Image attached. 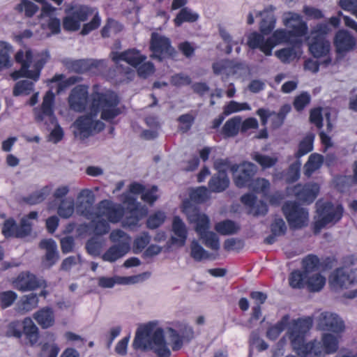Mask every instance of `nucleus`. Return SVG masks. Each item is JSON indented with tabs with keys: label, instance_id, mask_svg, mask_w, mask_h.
Returning <instances> with one entry per match:
<instances>
[{
	"label": "nucleus",
	"instance_id": "1",
	"mask_svg": "<svg viewBox=\"0 0 357 357\" xmlns=\"http://www.w3.org/2000/svg\"><path fill=\"white\" fill-rule=\"evenodd\" d=\"M119 98L117 95L107 91L104 93L94 91L92 94L91 112L79 116L74 123V135L80 139L89 137L101 131L105 124L97 119L98 114L101 112V118L110 121L121 113L118 107Z\"/></svg>",
	"mask_w": 357,
	"mask_h": 357
},
{
	"label": "nucleus",
	"instance_id": "2",
	"mask_svg": "<svg viewBox=\"0 0 357 357\" xmlns=\"http://www.w3.org/2000/svg\"><path fill=\"white\" fill-rule=\"evenodd\" d=\"M311 326L310 319H305L294 321L289 328L291 346L298 355L318 356L335 353L338 349V340L332 334H325L322 337V342L315 340L305 343V334Z\"/></svg>",
	"mask_w": 357,
	"mask_h": 357
},
{
	"label": "nucleus",
	"instance_id": "3",
	"mask_svg": "<svg viewBox=\"0 0 357 357\" xmlns=\"http://www.w3.org/2000/svg\"><path fill=\"white\" fill-rule=\"evenodd\" d=\"M15 58L21 67L13 73L11 77L14 79L26 77L36 82L39 79L41 70L50 59V54L47 50L36 52L24 48L17 52Z\"/></svg>",
	"mask_w": 357,
	"mask_h": 357
},
{
	"label": "nucleus",
	"instance_id": "4",
	"mask_svg": "<svg viewBox=\"0 0 357 357\" xmlns=\"http://www.w3.org/2000/svg\"><path fill=\"white\" fill-rule=\"evenodd\" d=\"M163 340L162 329L149 323L137 328L132 346L135 350H153L158 357H169L171 351Z\"/></svg>",
	"mask_w": 357,
	"mask_h": 357
},
{
	"label": "nucleus",
	"instance_id": "5",
	"mask_svg": "<svg viewBox=\"0 0 357 357\" xmlns=\"http://www.w3.org/2000/svg\"><path fill=\"white\" fill-rule=\"evenodd\" d=\"M123 216V210L120 205L103 200L96 206L93 217L89 219V227L96 236H103L109 233V223L119 222Z\"/></svg>",
	"mask_w": 357,
	"mask_h": 357
},
{
	"label": "nucleus",
	"instance_id": "6",
	"mask_svg": "<svg viewBox=\"0 0 357 357\" xmlns=\"http://www.w3.org/2000/svg\"><path fill=\"white\" fill-rule=\"evenodd\" d=\"M330 28L326 23L319 24L315 26L310 33V51L316 58L326 57L324 63L327 66L331 62L328 56L331 50V43L326 38Z\"/></svg>",
	"mask_w": 357,
	"mask_h": 357
},
{
	"label": "nucleus",
	"instance_id": "7",
	"mask_svg": "<svg viewBox=\"0 0 357 357\" xmlns=\"http://www.w3.org/2000/svg\"><path fill=\"white\" fill-rule=\"evenodd\" d=\"M317 215L314 217V232L319 233L321 229L328 224L338 222L343 213V207L340 204L331 202H317Z\"/></svg>",
	"mask_w": 357,
	"mask_h": 357
},
{
	"label": "nucleus",
	"instance_id": "8",
	"mask_svg": "<svg viewBox=\"0 0 357 357\" xmlns=\"http://www.w3.org/2000/svg\"><path fill=\"white\" fill-rule=\"evenodd\" d=\"M109 239L115 244L112 245L101 257L103 261L112 263L130 251L131 238L123 231L114 229L110 233Z\"/></svg>",
	"mask_w": 357,
	"mask_h": 357
},
{
	"label": "nucleus",
	"instance_id": "9",
	"mask_svg": "<svg viewBox=\"0 0 357 357\" xmlns=\"http://www.w3.org/2000/svg\"><path fill=\"white\" fill-rule=\"evenodd\" d=\"M54 93L52 90H50L43 96L42 104L33 109L36 121L48 128L51 127V124L56 123L54 111Z\"/></svg>",
	"mask_w": 357,
	"mask_h": 357
},
{
	"label": "nucleus",
	"instance_id": "10",
	"mask_svg": "<svg viewBox=\"0 0 357 357\" xmlns=\"http://www.w3.org/2000/svg\"><path fill=\"white\" fill-rule=\"evenodd\" d=\"M183 212L186 215L190 224L198 236L208 231L211 228V222L208 216L193 206L189 202H183Z\"/></svg>",
	"mask_w": 357,
	"mask_h": 357
},
{
	"label": "nucleus",
	"instance_id": "11",
	"mask_svg": "<svg viewBox=\"0 0 357 357\" xmlns=\"http://www.w3.org/2000/svg\"><path fill=\"white\" fill-rule=\"evenodd\" d=\"M282 211L291 227L298 229L307 225L308 211L296 202H287L282 206Z\"/></svg>",
	"mask_w": 357,
	"mask_h": 357
},
{
	"label": "nucleus",
	"instance_id": "12",
	"mask_svg": "<svg viewBox=\"0 0 357 357\" xmlns=\"http://www.w3.org/2000/svg\"><path fill=\"white\" fill-rule=\"evenodd\" d=\"M356 281V273L350 267L337 268L331 273L329 278V284L335 291L349 289Z\"/></svg>",
	"mask_w": 357,
	"mask_h": 357
},
{
	"label": "nucleus",
	"instance_id": "13",
	"mask_svg": "<svg viewBox=\"0 0 357 357\" xmlns=\"http://www.w3.org/2000/svg\"><path fill=\"white\" fill-rule=\"evenodd\" d=\"M150 49L152 52L151 57L159 60L167 56H172L176 54L169 39L158 33L151 34Z\"/></svg>",
	"mask_w": 357,
	"mask_h": 357
},
{
	"label": "nucleus",
	"instance_id": "14",
	"mask_svg": "<svg viewBox=\"0 0 357 357\" xmlns=\"http://www.w3.org/2000/svg\"><path fill=\"white\" fill-rule=\"evenodd\" d=\"M231 171L234 175V182L238 188L245 187L257 173V167L251 162H243L241 165H233Z\"/></svg>",
	"mask_w": 357,
	"mask_h": 357
},
{
	"label": "nucleus",
	"instance_id": "15",
	"mask_svg": "<svg viewBox=\"0 0 357 357\" xmlns=\"http://www.w3.org/2000/svg\"><path fill=\"white\" fill-rule=\"evenodd\" d=\"M95 195L90 189H82L77 196L75 207L78 213L87 219L92 218L96 208H93Z\"/></svg>",
	"mask_w": 357,
	"mask_h": 357
},
{
	"label": "nucleus",
	"instance_id": "16",
	"mask_svg": "<svg viewBox=\"0 0 357 357\" xmlns=\"http://www.w3.org/2000/svg\"><path fill=\"white\" fill-rule=\"evenodd\" d=\"M150 276L149 273H143L139 275L121 277H99L97 278L98 284L102 288H112L116 284H133L142 282Z\"/></svg>",
	"mask_w": 357,
	"mask_h": 357
},
{
	"label": "nucleus",
	"instance_id": "17",
	"mask_svg": "<svg viewBox=\"0 0 357 357\" xmlns=\"http://www.w3.org/2000/svg\"><path fill=\"white\" fill-rule=\"evenodd\" d=\"M88 87L85 85H77L74 87L68 96L69 107L77 112L84 111L88 102Z\"/></svg>",
	"mask_w": 357,
	"mask_h": 357
},
{
	"label": "nucleus",
	"instance_id": "18",
	"mask_svg": "<svg viewBox=\"0 0 357 357\" xmlns=\"http://www.w3.org/2000/svg\"><path fill=\"white\" fill-rule=\"evenodd\" d=\"M93 15V10L87 6H81L74 10L70 15L64 17L63 26L67 31H76L80 27V24L86 21L89 16Z\"/></svg>",
	"mask_w": 357,
	"mask_h": 357
},
{
	"label": "nucleus",
	"instance_id": "19",
	"mask_svg": "<svg viewBox=\"0 0 357 357\" xmlns=\"http://www.w3.org/2000/svg\"><path fill=\"white\" fill-rule=\"evenodd\" d=\"M14 287L22 291H31L43 287L45 281L29 272H22L13 282Z\"/></svg>",
	"mask_w": 357,
	"mask_h": 357
},
{
	"label": "nucleus",
	"instance_id": "20",
	"mask_svg": "<svg viewBox=\"0 0 357 357\" xmlns=\"http://www.w3.org/2000/svg\"><path fill=\"white\" fill-rule=\"evenodd\" d=\"M112 58L116 64L120 65L121 61H125L132 67L137 68L142 62L146 60V56L142 54L136 49H130L121 53H112Z\"/></svg>",
	"mask_w": 357,
	"mask_h": 357
},
{
	"label": "nucleus",
	"instance_id": "21",
	"mask_svg": "<svg viewBox=\"0 0 357 357\" xmlns=\"http://www.w3.org/2000/svg\"><path fill=\"white\" fill-rule=\"evenodd\" d=\"M172 231L173 235L170 238L172 245L183 247L188 237V228L185 222L178 217L175 216L172 220Z\"/></svg>",
	"mask_w": 357,
	"mask_h": 357
},
{
	"label": "nucleus",
	"instance_id": "22",
	"mask_svg": "<svg viewBox=\"0 0 357 357\" xmlns=\"http://www.w3.org/2000/svg\"><path fill=\"white\" fill-rule=\"evenodd\" d=\"M284 24L289 29V32L291 36H303L307 33L306 23L296 13H289L288 17L284 19Z\"/></svg>",
	"mask_w": 357,
	"mask_h": 357
},
{
	"label": "nucleus",
	"instance_id": "23",
	"mask_svg": "<svg viewBox=\"0 0 357 357\" xmlns=\"http://www.w3.org/2000/svg\"><path fill=\"white\" fill-rule=\"evenodd\" d=\"M334 44L337 54L344 55L354 49L356 41L349 32L340 31L335 36Z\"/></svg>",
	"mask_w": 357,
	"mask_h": 357
},
{
	"label": "nucleus",
	"instance_id": "24",
	"mask_svg": "<svg viewBox=\"0 0 357 357\" xmlns=\"http://www.w3.org/2000/svg\"><path fill=\"white\" fill-rule=\"evenodd\" d=\"M319 320V324L326 330L335 333L344 330V325L342 320L335 314L328 312H322Z\"/></svg>",
	"mask_w": 357,
	"mask_h": 357
},
{
	"label": "nucleus",
	"instance_id": "25",
	"mask_svg": "<svg viewBox=\"0 0 357 357\" xmlns=\"http://www.w3.org/2000/svg\"><path fill=\"white\" fill-rule=\"evenodd\" d=\"M103 63V61H95L93 59H65L63 61V63L66 68H68L69 70L79 73L86 72L93 67L96 68L99 66L100 63Z\"/></svg>",
	"mask_w": 357,
	"mask_h": 357
},
{
	"label": "nucleus",
	"instance_id": "26",
	"mask_svg": "<svg viewBox=\"0 0 357 357\" xmlns=\"http://www.w3.org/2000/svg\"><path fill=\"white\" fill-rule=\"evenodd\" d=\"M56 8L50 3H45L42 6L40 17L42 19L47 18V26L52 33L56 34L60 32L61 22L55 17Z\"/></svg>",
	"mask_w": 357,
	"mask_h": 357
},
{
	"label": "nucleus",
	"instance_id": "27",
	"mask_svg": "<svg viewBox=\"0 0 357 357\" xmlns=\"http://www.w3.org/2000/svg\"><path fill=\"white\" fill-rule=\"evenodd\" d=\"M247 45L251 49H259L266 56L271 55L268 38L265 39L263 34L255 31L251 33L248 36Z\"/></svg>",
	"mask_w": 357,
	"mask_h": 357
},
{
	"label": "nucleus",
	"instance_id": "28",
	"mask_svg": "<svg viewBox=\"0 0 357 357\" xmlns=\"http://www.w3.org/2000/svg\"><path fill=\"white\" fill-rule=\"evenodd\" d=\"M241 202L250 207V213L253 215H265L268 211L266 204L262 201H257L252 194L243 195Z\"/></svg>",
	"mask_w": 357,
	"mask_h": 357
},
{
	"label": "nucleus",
	"instance_id": "29",
	"mask_svg": "<svg viewBox=\"0 0 357 357\" xmlns=\"http://www.w3.org/2000/svg\"><path fill=\"white\" fill-rule=\"evenodd\" d=\"M40 246L46 250L43 263L49 268L54 265L59 258L56 243L52 239L43 240L40 243Z\"/></svg>",
	"mask_w": 357,
	"mask_h": 357
},
{
	"label": "nucleus",
	"instance_id": "30",
	"mask_svg": "<svg viewBox=\"0 0 357 357\" xmlns=\"http://www.w3.org/2000/svg\"><path fill=\"white\" fill-rule=\"evenodd\" d=\"M130 191L133 195L142 194V199L150 204L158 199L156 186H153L151 189H145L141 184L135 183L130 185Z\"/></svg>",
	"mask_w": 357,
	"mask_h": 357
},
{
	"label": "nucleus",
	"instance_id": "31",
	"mask_svg": "<svg viewBox=\"0 0 357 357\" xmlns=\"http://www.w3.org/2000/svg\"><path fill=\"white\" fill-rule=\"evenodd\" d=\"M81 80V77L79 76H71L68 78L64 79V76L62 74L55 75L50 81L49 83L52 84L51 89H53L54 84H56V92L60 93L67 88L74 85Z\"/></svg>",
	"mask_w": 357,
	"mask_h": 357
},
{
	"label": "nucleus",
	"instance_id": "32",
	"mask_svg": "<svg viewBox=\"0 0 357 357\" xmlns=\"http://www.w3.org/2000/svg\"><path fill=\"white\" fill-rule=\"evenodd\" d=\"M162 336L163 341L169 350V347L174 351L180 349L184 342L180 333L172 328H168L166 331L162 330Z\"/></svg>",
	"mask_w": 357,
	"mask_h": 357
},
{
	"label": "nucleus",
	"instance_id": "33",
	"mask_svg": "<svg viewBox=\"0 0 357 357\" xmlns=\"http://www.w3.org/2000/svg\"><path fill=\"white\" fill-rule=\"evenodd\" d=\"M33 319L43 328H48L54 324V314L52 308L43 307L33 314Z\"/></svg>",
	"mask_w": 357,
	"mask_h": 357
},
{
	"label": "nucleus",
	"instance_id": "34",
	"mask_svg": "<svg viewBox=\"0 0 357 357\" xmlns=\"http://www.w3.org/2000/svg\"><path fill=\"white\" fill-rule=\"evenodd\" d=\"M127 204L128 208L131 212V217L126 219L125 225L128 226L136 225L139 220L146 213V210H144L140 214L137 211L138 203L136 202L135 199L131 195H128L124 202Z\"/></svg>",
	"mask_w": 357,
	"mask_h": 357
},
{
	"label": "nucleus",
	"instance_id": "35",
	"mask_svg": "<svg viewBox=\"0 0 357 357\" xmlns=\"http://www.w3.org/2000/svg\"><path fill=\"white\" fill-rule=\"evenodd\" d=\"M298 319H293L289 321V316L284 315L280 321H278L275 325L271 326L268 328L266 336L271 340H275L279 335L284 330L286 327H287V335L289 336V340H291L290 335L289 334V328L291 326V324L298 321Z\"/></svg>",
	"mask_w": 357,
	"mask_h": 357
},
{
	"label": "nucleus",
	"instance_id": "36",
	"mask_svg": "<svg viewBox=\"0 0 357 357\" xmlns=\"http://www.w3.org/2000/svg\"><path fill=\"white\" fill-rule=\"evenodd\" d=\"M38 298L37 294L31 293L23 296L17 305V310L21 314H25L37 307Z\"/></svg>",
	"mask_w": 357,
	"mask_h": 357
},
{
	"label": "nucleus",
	"instance_id": "37",
	"mask_svg": "<svg viewBox=\"0 0 357 357\" xmlns=\"http://www.w3.org/2000/svg\"><path fill=\"white\" fill-rule=\"evenodd\" d=\"M324 162V157L319 153L311 154L306 163L304 165V174L310 177L313 173L319 169Z\"/></svg>",
	"mask_w": 357,
	"mask_h": 357
},
{
	"label": "nucleus",
	"instance_id": "38",
	"mask_svg": "<svg viewBox=\"0 0 357 357\" xmlns=\"http://www.w3.org/2000/svg\"><path fill=\"white\" fill-rule=\"evenodd\" d=\"M23 333L26 335L31 345L36 344L39 338V330L37 326L33 323V320L26 317L22 321Z\"/></svg>",
	"mask_w": 357,
	"mask_h": 357
},
{
	"label": "nucleus",
	"instance_id": "39",
	"mask_svg": "<svg viewBox=\"0 0 357 357\" xmlns=\"http://www.w3.org/2000/svg\"><path fill=\"white\" fill-rule=\"evenodd\" d=\"M234 68V61L229 60H221L213 63V73L222 76V80L231 76V72Z\"/></svg>",
	"mask_w": 357,
	"mask_h": 357
},
{
	"label": "nucleus",
	"instance_id": "40",
	"mask_svg": "<svg viewBox=\"0 0 357 357\" xmlns=\"http://www.w3.org/2000/svg\"><path fill=\"white\" fill-rule=\"evenodd\" d=\"M251 158L264 169L274 167L278 162V158L276 155H268L257 151L252 153Z\"/></svg>",
	"mask_w": 357,
	"mask_h": 357
},
{
	"label": "nucleus",
	"instance_id": "41",
	"mask_svg": "<svg viewBox=\"0 0 357 357\" xmlns=\"http://www.w3.org/2000/svg\"><path fill=\"white\" fill-rule=\"evenodd\" d=\"M291 33L283 29H277L272 36L268 38V43L270 45L271 52L277 45L288 43L291 40Z\"/></svg>",
	"mask_w": 357,
	"mask_h": 357
},
{
	"label": "nucleus",
	"instance_id": "42",
	"mask_svg": "<svg viewBox=\"0 0 357 357\" xmlns=\"http://www.w3.org/2000/svg\"><path fill=\"white\" fill-rule=\"evenodd\" d=\"M305 278H307L306 285L310 291H319L326 284L325 277L318 271L305 276Z\"/></svg>",
	"mask_w": 357,
	"mask_h": 357
},
{
	"label": "nucleus",
	"instance_id": "43",
	"mask_svg": "<svg viewBox=\"0 0 357 357\" xmlns=\"http://www.w3.org/2000/svg\"><path fill=\"white\" fill-rule=\"evenodd\" d=\"M199 18V15L188 7L182 8L174 20L176 26H180L184 22H195Z\"/></svg>",
	"mask_w": 357,
	"mask_h": 357
},
{
	"label": "nucleus",
	"instance_id": "44",
	"mask_svg": "<svg viewBox=\"0 0 357 357\" xmlns=\"http://www.w3.org/2000/svg\"><path fill=\"white\" fill-rule=\"evenodd\" d=\"M229 184V179L226 174H218L213 176L209 183L208 186L211 191L220 192L225 190Z\"/></svg>",
	"mask_w": 357,
	"mask_h": 357
},
{
	"label": "nucleus",
	"instance_id": "45",
	"mask_svg": "<svg viewBox=\"0 0 357 357\" xmlns=\"http://www.w3.org/2000/svg\"><path fill=\"white\" fill-rule=\"evenodd\" d=\"M319 191V186L317 183H309L305 185L302 190L298 192V197L300 200L311 203L317 196Z\"/></svg>",
	"mask_w": 357,
	"mask_h": 357
},
{
	"label": "nucleus",
	"instance_id": "46",
	"mask_svg": "<svg viewBox=\"0 0 357 357\" xmlns=\"http://www.w3.org/2000/svg\"><path fill=\"white\" fill-rule=\"evenodd\" d=\"M13 52L12 45L0 40V71L11 66L10 54Z\"/></svg>",
	"mask_w": 357,
	"mask_h": 357
},
{
	"label": "nucleus",
	"instance_id": "47",
	"mask_svg": "<svg viewBox=\"0 0 357 357\" xmlns=\"http://www.w3.org/2000/svg\"><path fill=\"white\" fill-rule=\"evenodd\" d=\"M75 206V201L72 197L63 199L58 206L57 213L63 218H69L74 213Z\"/></svg>",
	"mask_w": 357,
	"mask_h": 357
},
{
	"label": "nucleus",
	"instance_id": "48",
	"mask_svg": "<svg viewBox=\"0 0 357 357\" xmlns=\"http://www.w3.org/2000/svg\"><path fill=\"white\" fill-rule=\"evenodd\" d=\"M305 277L317 272L319 268V259L314 255H308L302 261Z\"/></svg>",
	"mask_w": 357,
	"mask_h": 357
},
{
	"label": "nucleus",
	"instance_id": "49",
	"mask_svg": "<svg viewBox=\"0 0 357 357\" xmlns=\"http://www.w3.org/2000/svg\"><path fill=\"white\" fill-rule=\"evenodd\" d=\"M241 117L236 116L229 119L223 126V133L227 137L236 135L241 128Z\"/></svg>",
	"mask_w": 357,
	"mask_h": 357
},
{
	"label": "nucleus",
	"instance_id": "50",
	"mask_svg": "<svg viewBox=\"0 0 357 357\" xmlns=\"http://www.w3.org/2000/svg\"><path fill=\"white\" fill-rule=\"evenodd\" d=\"M190 256L195 261H200L203 259L209 258V253L199 243V242L193 239L190 245Z\"/></svg>",
	"mask_w": 357,
	"mask_h": 357
},
{
	"label": "nucleus",
	"instance_id": "51",
	"mask_svg": "<svg viewBox=\"0 0 357 357\" xmlns=\"http://www.w3.org/2000/svg\"><path fill=\"white\" fill-rule=\"evenodd\" d=\"M199 239L202 241V243L208 248L212 250L217 251L220 248L219 239L217 235L211 231H208L204 234L199 236Z\"/></svg>",
	"mask_w": 357,
	"mask_h": 357
},
{
	"label": "nucleus",
	"instance_id": "52",
	"mask_svg": "<svg viewBox=\"0 0 357 357\" xmlns=\"http://www.w3.org/2000/svg\"><path fill=\"white\" fill-rule=\"evenodd\" d=\"M104 244L105 242L103 240L94 236L87 241L86 249L90 255L97 257L100 255Z\"/></svg>",
	"mask_w": 357,
	"mask_h": 357
},
{
	"label": "nucleus",
	"instance_id": "53",
	"mask_svg": "<svg viewBox=\"0 0 357 357\" xmlns=\"http://www.w3.org/2000/svg\"><path fill=\"white\" fill-rule=\"evenodd\" d=\"M314 135H307L298 144V149L295 153L298 159L306 155L313 149Z\"/></svg>",
	"mask_w": 357,
	"mask_h": 357
},
{
	"label": "nucleus",
	"instance_id": "54",
	"mask_svg": "<svg viewBox=\"0 0 357 357\" xmlns=\"http://www.w3.org/2000/svg\"><path fill=\"white\" fill-rule=\"evenodd\" d=\"M38 213L36 211H32L26 217H24L20 222V225L18 227L19 230L17 234L19 236L23 237L28 235L31 229V220L36 219Z\"/></svg>",
	"mask_w": 357,
	"mask_h": 357
},
{
	"label": "nucleus",
	"instance_id": "55",
	"mask_svg": "<svg viewBox=\"0 0 357 357\" xmlns=\"http://www.w3.org/2000/svg\"><path fill=\"white\" fill-rule=\"evenodd\" d=\"M270 182L264 178H257L249 183L250 188L258 193L266 195L270 189Z\"/></svg>",
	"mask_w": 357,
	"mask_h": 357
},
{
	"label": "nucleus",
	"instance_id": "56",
	"mask_svg": "<svg viewBox=\"0 0 357 357\" xmlns=\"http://www.w3.org/2000/svg\"><path fill=\"white\" fill-rule=\"evenodd\" d=\"M306 280L305 273H302L299 270L292 271L289 276V284L294 289L303 288Z\"/></svg>",
	"mask_w": 357,
	"mask_h": 357
},
{
	"label": "nucleus",
	"instance_id": "57",
	"mask_svg": "<svg viewBox=\"0 0 357 357\" xmlns=\"http://www.w3.org/2000/svg\"><path fill=\"white\" fill-rule=\"evenodd\" d=\"M215 229L222 235H229L236 233L239 227L233 221L227 220L217 223Z\"/></svg>",
	"mask_w": 357,
	"mask_h": 357
},
{
	"label": "nucleus",
	"instance_id": "58",
	"mask_svg": "<svg viewBox=\"0 0 357 357\" xmlns=\"http://www.w3.org/2000/svg\"><path fill=\"white\" fill-rule=\"evenodd\" d=\"M33 82L29 80H22L17 82L13 89V95L15 96L22 95H29L33 90Z\"/></svg>",
	"mask_w": 357,
	"mask_h": 357
},
{
	"label": "nucleus",
	"instance_id": "59",
	"mask_svg": "<svg viewBox=\"0 0 357 357\" xmlns=\"http://www.w3.org/2000/svg\"><path fill=\"white\" fill-rule=\"evenodd\" d=\"M250 106L246 102H238L234 100L230 101L224 107L223 115L229 116L233 113L241 112L243 110H250Z\"/></svg>",
	"mask_w": 357,
	"mask_h": 357
},
{
	"label": "nucleus",
	"instance_id": "60",
	"mask_svg": "<svg viewBox=\"0 0 357 357\" xmlns=\"http://www.w3.org/2000/svg\"><path fill=\"white\" fill-rule=\"evenodd\" d=\"M151 241V236L147 232H143L137 236L133 243V252L139 253L142 252Z\"/></svg>",
	"mask_w": 357,
	"mask_h": 357
},
{
	"label": "nucleus",
	"instance_id": "61",
	"mask_svg": "<svg viewBox=\"0 0 357 357\" xmlns=\"http://www.w3.org/2000/svg\"><path fill=\"white\" fill-rule=\"evenodd\" d=\"M122 29V26L116 21L109 19L101 31L102 36L109 37L110 33H117Z\"/></svg>",
	"mask_w": 357,
	"mask_h": 357
},
{
	"label": "nucleus",
	"instance_id": "62",
	"mask_svg": "<svg viewBox=\"0 0 357 357\" xmlns=\"http://www.w3.org/2000/svg\"><path fill=\"white\" fill-rule=\"evenodd\" d=\"M60 351L59 347L54 343H45L42 345L38 357H57Z\"/></svg>",
	"mask_w": 357,
	"mask_h": 357
},
{
	"label": "nucleus",
	"instance_id": "63",
	"mask_svg": "<svg viewBox=\"0 0 357 357\" xmlns=\"http://www.w3.org/2000/svg\"><path fill=\"white\" fill-rule=\"evenodd\" d=\"M190 197L192 201L197 203L205 202L208 197V191L206 187H199L191 191Z\"/></svg>",
	"mask_w": 357,
	"mask_h": 357
},
{
	"label": "nucleus",
	"instance_id": "64",
	"mask_svg": "<svg viewBox=\"0 0 357 357\" xmlns=\"http://www.w3.org/2000/svg\"><path fill=\"white\" fill-rule=\"evenodd\" d=\"M51 189L49 186H45L35 192L30 196L28 202L31 204H36L43 201L50 193Z\"/></svg>",
	"mask_w": 357,
	"mask_h": 357
}]
</instances>
